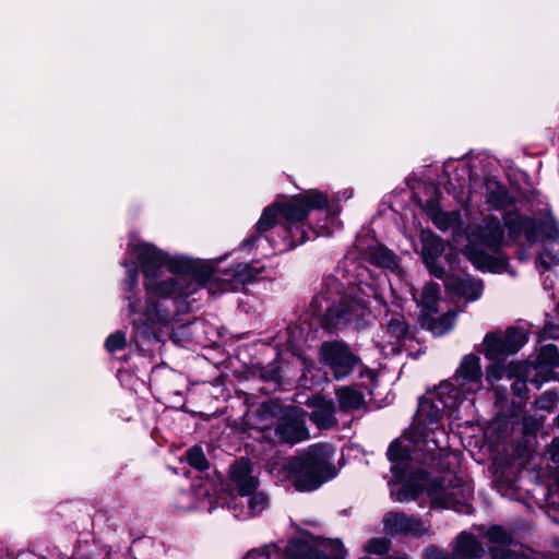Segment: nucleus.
<instances>
[{
  "label": "nucleus",
  "mask_w": 559,
  "mask_h": 559,
  "mask_svg": "<svg viewBox=\"0 0 559 559\" xmlns=\"http://www.w3.org/2000/svg\"><path fill=\"white\" fill-rule=\"evenodd\" d=\"M254 240H255V237H252L251 239H249V241H248V242H250V243H251V242H252V241H254Z\"/></svg>",
  "instance_id": "obj_43"
},
{
  "label": "nucleus",
  "mask_w": 559,
  "mask_h": 559,
  "mask_svg": "<svg viewBox=\"0 0 559 559\" xmlns=\"http://www.w3.org/2000/svg\"><path fill=\"white\" fill-rule=\"evenodd\" d=\"M130 254L143 274L146 298L139 288L138 266L124 261L128 276L123 282V301L127 316L136 330L134 336L150 337L147 324L166 325L179 314L190 310L189 298L201 287L211 295L237 289L238 285L253 281L260 273L254 264H237L225 271L224 277H214L218 261H204L187 255H173L145 241L133 242Z\"/></svg>",
  "instance_id": "obj_1"
},
{
  "label": "nucleus",
  "mask_w": 559,
  "mask_h": 559,
  "mask_svg": "<svg viewBox=\"0 0 559 559\" xmlns=\"http://www.w3.org/2000/svg\"><path fill=\"white\" fill-rule=\"evenodd\" d=\"M539 359L542 362L559 367V353L555 345L548 344L542 347Z\"/></svg>",
  "instance_id": "obj_33"
},
{
  "label": "nucleus",
  "mask_w": 559,
  "mask_h": 559,
  "mask_svg": "<svg viewBox=\"0 0 559 559\" xmlns=\"http://www.w3.org/2000/svg\"><path fill=\"white\" fill-rule=\"evenodd\" d=\"M385 285L386 281H372L371 283H360L359 290L364 294L365 297L373 298L380 305L386 306V297H385Z\"/></svg>",
  "instance_id": "obj_26"
},
{
  "label": "nucleus",
  "mask_w": 559,
  "mask_h": 559,
  "mask_svg": "<svg viewBox=\"0 0 559 559\" xmlns=\"http://www.w3.org/2000/svg\"><path fill=\"white\" fill-rule=\"evenodd\" d=\"M547 455L554 463L559 464V437L551 441L547 450Z\"/></svg>",
  "instance_id": "obj_40"
},
{
  "label": "nucleus",
  "mask_w": 559,
  "mask_h": 559,
  "mask_svg": "<svg viewBox=\"0 0 559 559\" xmlns=\"http://www.w3.org/2000/svg\"><path fill=\"white\" fill-rule=\"evenodd\" d=\"M487 537L491 544L490 547L492 559H518V555L509 549L511 537L506 531L499 526H493L487 532Z\"/></svg>",
  "instance_id": "obj_20"
},
{
  "label": "nucleus",
  "mask_w": 559,
  "mask_h": 559,
  "mask_svg": "<svg viewBox=\"0 0 559 559\" xmlns=\"http://www.w3.org/2000/svg\"><path fill=\"white\" fill-rule=\"evenodd\" d=\"M243 559H283V554L275 545H266L249 551Z\"/></svg>",
  "instance_id": "obj_30"
},
{
  "label": "nucleus",
  "mask_w": 559,
  "mask_h": 559,
  "mask_svg": "<svg viewBox=\"0 0 559 559\" xmlns=\"http://www.w3.org/2000/svg\"><path fill=\"white\" fill-rule=\"evenodd\" d=\"M278 481L292 479L299 491H311L336 475L333 451L326 444H313L293 459H278L266 465Z\"/></svg>",
  "instance_id": "obj_4"
},
{
  "label": "nucleus",
  "mask_w": 559,
  "mask_h": 559,
  "mask_svg": "<svg viewBox=\"0 0 559 559\" xmlns=\"http://www.w3.org/2000/svg\"><path fill=\"white\" fill-rule=\"evenodd\" d=\"M421 257L429 272L437 278L445 276V270L438 264L444 251L442 240L429 230L420 233Z\"/></svg>",
  "instance_id": "obj_14"
},
{
  "label": "nucleus",
  "mask_w": 559,
  "mask_h": 559,
  "mask_svg": "<svg viewBox=\"0 0 559 559\" xmlns=\"http://www.w3.org/2000/svg\"><path fill=\"white\" fill-rule=\"evenodd\" d=\"M556 421H557V425L559 427V415L557 416Z\"/></svg>",
  "instance_id": "obj_44"
},
{
  "label": "nucleus",
  "mask_w": 559,
  "mask_h": 559,
  "mask_svg": "<svg viewBox=\"0 0 559 559\" xmlns=\"http://www.w3.org/2000/svg\"><path fill=\"white\" fill-rule=\"evenodd\" d=\"M460 405V392L451 381H442L419 399L411 428L392 442L388 450V457L394 463L391 468L394 480L389 483L390 492L396 501L415 500L426 490L433 507H467L472 497L471 486L455 474L448 471L441 477L430 479L423 471L406 469L405 463L435 459L437 450L441 449L437 435H443L439 420L443 414L452 417Z\"/></svg>",
  "instance_id": "obj_2"
},
{
  "label": "nucleus",
  "mask_w": 559,
  "mask_h": 559,
  "mask_svg": "<svg viewBox=\"0 0 559 559\" xmlns=\"http://www.w3.org/2000/svg\"><path fill=\"white\" fill-rule=\"evenodd\" d=\"M389 549H390V540L384 537L372 538L365 546V550L367 552L376 554V555L385 554L386 551H389Z\"/></svg>",
  "instance_id": "obj_34"
},
{
  "label": "nucleus",
  "mask_w": 559,
  "mask_h": 559,
  "mask_svg": "<svg viewBox=\"0 0 559 559\" xmlns=\"http://www.w3.org/2000/svg\"><path fill=\"white\" fill-rule=\"evenodd\" d=\"M442 280L449 290L467 301H475L483 294V282L480 280L473 278L469 275H445Z\"/></svg>",
  "instance_id": "obj_18"
},
{
  "label": "nucleus",
  "mask_w": 559,
  "mask_h": 559,
  "mask_svg": "<svg viewBox=\"0 0 559 559\" xmlns=\"http://www.w3.org/2000/svg\"><path fill=\"white\" fill-rule=\"evenodd\" d=\"M456 221L457 215L455 213L437 212L433 216L436 226L441 230H448L456 223Z\"/></svg>",
  "instance_id": "obj_35"
},
{
  "label": "nucleus",
  "mask_w": 559,
  "mask_h": 559,
  "mask_svg": "<svg viewBox=\"0 0 559 559\" xmlns=\"http://www.w3.org/2000/svg\"><path fill=\"white\" fill-rule=\"evenodd\" d=\"M383 326L385 342L392 346V350H395L409 333L404 314L393 309H389L385 313Z\"/></svg>",
  "instance_id": "obj_19"
},
{
  "label": "nucleus",
  "mask_w": 559,
  "mask_h": 559,
  "mask_svg": "<svg viewBox=\"0 0 559 559\" xmlns=\"http://www.w3.org/2000/svg\"><path fill=\"white\" fill-rule=\"evenodd\" d=\"M306 405L311 408L310 420L319 429H330L337 425L336 408L332 400L313 395L307 400Z\"/></svg>",
  "instance_id": "obj_15"
},
{
  "label": "nucleus",
  "mask_w": 559,
  "mask_h": 559,
  "mask_svg": "<svg viewBox=\"0 0 559 559\" xmlns=\"http://www.w3.org/2000/svg\"><path fill=\"white\" fill-rule=\"evenodd\" d=\"M527 372L528 370L523 376H515L518 379L512 384L513 392L519 396H523L526 391V381L524 377Z\"/></svg>",
  "instance_id": "obj_39"
},
{
  "label": "nucleus",
  "mask_w": 559,
  "mask_h": 559,
  "mask_svg": "<svg viewBox=\"0 0 559 559\" xmlns=\"http://www.w3.org/2000/svg\"><path fill=\"white\" fill-rule=\"evenodd\" d=\"M485 554L484 547L469 533L463 532L456 538L452 557L444 555L438 548L430 546L425 550V559H476Z\"/></svg>",
  "instance_id": "obj_12"
},
{
  "label": "nucleus",
  "mask_w": 559,
  "mask_h": 559,
  "mask_svg": "<svg viewBox=\"0 0 559 559\" xmlns=\"http://www.w3.org/2000/svg\"><path fill=\"white\" fill-rule=\"evenodd\" d=\"M503 236L504 230L500 221L488 216L478 226L468 230V243L463 253L480 271L508 272V259L499 251Z\"/></svg>",
  "instance_id": "obj_5"
},
{
  "label": "nucleus",
  "mask_w": 559,
  "mask_h": 559,
  "mask_svg": "<svg viewBox=\"0 0 559 559\" xmlns=\"http://www.w3.org/2000/svg\"><path fill=\"white\" fill-rule=\"evenodd\" d=\"M345 557L346 550L337 539L318 544L294 539L288 543L283 554V559H345Z\"/></svg>",
  "instance_id": "obj_7"
},
{
  "label": "nucleus",
  "mask_w": 559,
  "mask_h": 559,
  "mask_svg": "<svg viewBox=\"0 0 559 559\" xmlns=\"http://www.w3.org/2000/svg\"><path fill=\"white\" fill-rule=\"evenodd\" d=\"M383 527L388 534H414L423 535L426 533L424 524L403 512H388L383 516Z\"/></svg>",
  "instance_id": "obj_17"
},
{
  "label": "nucleus",
  "mask_w": 559,
  "mask_h": 559,
  "mask_svg": "<svg viewBox=\"0 0 559 559\" xmlns=\"http://www.w3.org/2000/svg\"><path fill=\"white\" fill-rule=\"evenodd\" d=\"M229 479L237 489V496L252 493L259 487V479L253 472L252 464L247 460H239L230 465Z\"/></svg>",
  "instance_id": "obj_16"
},
{
  "label": "nucleus",
  "mask_w": 559,
  "mask_h": 559,
  "mask_svg": "<svg viewBox=\"0 0 559 559\" xmlns=\"http://www.w3.org/2000/svg\"><path fill=\"white\" fill-rule=\"evenodd\" d=\"M483 345V354L488 360L498 361L509 355L502 331L486 334Z\"/></svg>",
  "instance_id": "obj_22"
},
{
  "label": "nucleus",
  "mask_w": 559,
  "mask_h": 559,
  "mask_svg": "<svg viewBox=\"0 0 559 559\" xmlns=\"http://www.w3.org/2000/svg\"><path fill=\"white\" fill-rule=\"evenodd\" d=\"M275 436L282 442L297 443L308 439L309 433L305 425L304 412L297 407H286L275 427Z\"/></svg>",
  "instance_id": "obj_10"
},
{
  "label": "nucleus",
  "mask_w": 559,
  "mask_h": 559,
  "mask_svg": "<svg viewBox=\"0 0 559 559\" xmlns=\"http://www.w3.org/2000/svg\"><path fill=\"white\" fill-rule=\"evenodd\" d=\"M531 382H532V384L535 385L536 389L540 388V385H542V382L537 379H532Z\"/></svg>",
  "instance_id": "obj_42"
},
{
  "label": "nucleus",
  "mask_w": 559,
  "mask_h": 559,
  "mask_svg": "<svg viewBox=\"0 0 559 559\" xmlns=\"http://www.w3.org/2000/svg\"><path fill=\"white\" fill-rule=\"evenodd\" d=\"M455 323V314L448 311L439 318L431 319L429 322V329L435 335H443L449 332Z\"/></svg>",
  "instance_id": "obj_28"
},
{
  "label": "nucleus",
  "mask_w": 559,
  "mask_h": 559,
  "mask_svg": "<svg viewBox=\"0 0 559 559\" xmlns=\"http://www.w3.org/2000/svg\"><path fill=\"white\" fill-rule=\"evenodd\" d=\"M367 304V299L356 297L350 302L348 300H342L338 305H328L324 314L326 326L337 328L342 324H346L354 318L362 317Z\"/></svg>",
  "instance_id": "obj_13"
},
{
  "label": "nucleus",
  "mask_w": 559,
  "mask_h": 559,
  "mask_svg": "<svg viewBox=\"0 0 559 559\" xmlns=\"http://www.w3.org/2000/svg\"><path fill=\"white\" fill-rule=\"evenodd\" d=\"M186 456L189 465L198 471H205L210 466L202 448L198 445L190 448L187 451Z\"/></svg>",
  "instance_id": "obj_29"
},
{
  "label": "nucleus",
  "mask_w": 559,
  "mask_h": 559,
  "mask_svg": "<svg viewBox=\"0 0 559 559\" xmlns=\"http://www.w3.org/2000/svg\"><path fill=\"white\" fill-rule=\"evenodd\" d=\"M559 337V326L552 324V323H546L542 331L539 332V340H555Z\"/></svg>",
  "instance_id": "obj_38"
},
{
  "label": "nucleus",
  "mask_w": 559,
  "mask_h": 559,
  "mask_svg": "<svg viewBox=\"0 0 559 559\" xmlns=\"http://www.w3.org/2000/svg\"><path fill=\"white\" fill-rule=\"evenodd\" d=\"M503 221L511 238L523 236L528 242H535L540 238L548 241L559 239V224L550 213L544 214L536 223L518 212L510 211L504 213Z\"/></svg>",
  "instance_id": "obj_6"
},
{
  "label": "nucleus",
  "mask_w": 559,
  "mask_h": 559,
  "mask_svg": "<svg viewBox=\"0 0 559 559\" xmlns=\"http://www.w3.org/2000/svg\"><path fill=\"white\" fill-rule=\"evenodd\" d=\"M320 354L322 361L331 369L333 377L336 380H341L349 376L358 364V358L343 343H323Z\"/></svg>",
  "instance_id": "obj_8"
},
{
  "label": "nucleus",
  "mask_w": 559,
  "mask_h": 559,
  "mask_svg": "<svg viewBox=\"0 0 559 559\" xmlns=\"http://www.w3.org/2000/svg\"><path fill=\"white\" fill-rule=\"evenodd\" d=\"M559 394L554 391H545L536 401V406L539 409L551 412L557 406Z\"/></svg>",
  "instance_id": "obj_32"
},
{
  "label": "nucleus",
  "mask_w": 559,
  "mask_h": 559,
  "mask_svg": "<svg viewBox=\"0 0 559 559\" xmlns=\"http://www.w3.org/2000/svg\"><path fill=\"white\" fill-rule=\"evenodd\" d=\"M454 381L453 385L460 392V403L463 402V394H475L481 390L483 370L479 356L465 355L455 371Z\"/></svg>",
  "instance_id": "obj_9"
},
{
  "label": "nucleus",
  "mask_w": 559,
  "mask_h": 559,
  "mask_svg": "<svg viewBox=\"0 0 559 559\" xmlns=\"http://www.w3.org/2000/svg\"><path fill=\"white\" fill-rule=\"evenodd\" d=\"M509 355L518 353L527 342L525 332L521 329L510 328L502 332Z\"/></svg>",
  "instance_id": "obj_25"
},
{
  "label": "nucleus",
  "mask_w": 559,
  "mask_h": 559,
  "mask_svg": "<svg viewBox=\"0 0 559 559\" xmlns=\"http://www.w3.org/2000/svg\"><path fill=\"white\" fill-rule=\"evenodd\" d=\"M489 192L487 194V202L492 205L495 209H500L507 205L509 202V195L503 187L496 186L495 188H489Z\"/></svg>",
  "instance_id": "obj_31"
},
{
  "label": "nucleus",
  "mask_w": 559,
  "mask_h": 559,
  "mask_svg": "<svg viewBox=\"0 0 559 559\" xmlns=\"http://www.w3.org/2000/svg\"><path fill=\"white\" fill-rule=\"evenodd\" d=\"M329 206V197L325 192L310 189L293 197L285 203H275L267 206L258 224V230L265 231L273 227L276 218L281 215L285 221L288 246L294 248L310 239V233L328 236L330 231H314L306 219L311 210H323Z\"/></svg>",
  "instance_id": "obj_3"
},
{
  "label": "nucleus",
  "mask_w": 559,
  "mask_h": 559,
  "mask_svg": "<svg viewBox=\"0 0 559 559\" xmlns=\"http://www.w3.org/2000/svg\"><path fill=\"white\" fill-rule=\"evenodd\" d=\"M548 247H546L540 255V259L544 263H546V259H549L552 263L559 264V239L555 241H548Z\"/></svg>",
  "instance_id": "obj_37"
},
{
  "label": "nucleus",
  "mask_w": 559,
  "mask_h": 559,
  "mask_svg": "<svg viewBox=\"0 0 559 559\" xmlns=\"http://www.w3.org/2000/svg\"><path fill=\"white\" fill-rule=\"evenodd\" d=\"M439 292L440 287L436 283H429L423 289L420 304L428 312L439 311Z\"/></svg>",
  "instance_id": "obj_27"
},
{
  "label": "nucleus",
  "mask_w": 559,
  "mask_h": 559,
  "mask_svg": "<svg viewBox=\"0 0 559 559\" xmlns=\"http://www.w3.org/2000/svg\"><path fill=\"white\" fill-rule=\"evenodd\" d=\"M224 504L234 511L235 518L247 520L251 516L260 514L269 506V498L262 491L254 490L252 493H243L241 496H230L229 499L219 497Z\"/></svg>",
  "instance_id": "obj_11"
},
{
  "label": "nucleus",
  "mask_w": 559,
  "mask_h": 559,
  "mask_svg": "<svg viewBox=\"0 0 559 559\" xmlns=\"http://www.w3.org/2000/svg\"><path fill=\"white\" fill-rule=\"evenodd\" d=\"M528 368L530 365L524 361H511L507 367L500 362H495L487 367L486 380L492 385L495 382L502 379L506 373H508L510 378L523 376Z\"/></svg>",
  "instance_id": "obj_21"
},
{
  "label": "nucleus",
  "mask_w": 559,
  "mask_h": 559,
  "mask_svg": "<svg viewBox=\"0 0 559 559\" xmlns=\"http://www.w3.org/2000/svg\"><path fill=\"white\" fill-rule=\"evenodd\" d=\"M126 345V334L121 331H117L110 334L105 342V346L109 353H114L123 348Z\"/></svg>",
  "instance_id": "obj_36"
},
{
  "label": "nucleus",
  "mask_w": 559,
  "mask_h": 559,
  "mask_svg": "<svg viewBox=\"0 0 559 559\" xmlns=\"http://www.w3.org/2000/svg\"><path fill=\"white\" fill-rule=\"evenodd\" d=\"M389 559H408V557L404 552L394 551L389 556Z\"/></svg>",
  "instance_id": "obj_41"
},
{
  "label": "nucleus",
  "mask_w": 559,
  "mask_h": 559,
  "mask_svg": "<svg viewBox=\"0 0 559 559\" xmlns=\"http://www.w3.org/2000/svg\"><path fill=\"white\" fill-rule=\"evenodd\" d=\"M368 259L374 265L400 273L395 254L383 246L370 248Z\"/></svg>",
  "instance_id": "obj_24"
},
{
  "label": "nucleus",
  "mask_w": 559,
  "mask_h": 559,
  "mask_svg": "<svg viewBox=\"0 0 559 559\" xmlns=\"http://www.w3.org/2000/svg\"><path fill=\"white\" fill-rule=\"evenodd\" d=\"M335 395L342 412L360 409L366 403L364 394L350 386L336 388Z\"/></svg>",
  "instance_id": "obj_23"
},
{
  "label": "nucleus",
  "mask_w": 559,
  "mask_h": 559,
  "mask_svg": "<svg viewBox=\"0 0 559 559\" xmlns=\"http://www.w3.org/2000/svg\"><path fill=\"white\" fill-rule=\"evenodd\" d=\"M213 509H214V507L211 504V506L209 507V511L211 512Z\"/></svg>",
  "instance_id": "obj_45"
}]
</instances>
